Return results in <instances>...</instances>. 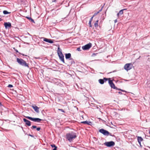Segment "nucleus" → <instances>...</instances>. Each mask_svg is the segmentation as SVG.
Returning a JSON list of instances; mask_svg holds the SVG:
<instances>
[{
	"mask_svg": "<svg viewBox=\"0 0 150 150\" xmlns=\"http://www.w3.org/2000/svg\"><path fill=\"white\" fill-rule=\"evenodd\" d=\"M71 57V54L70 53L66 54H65V58L66 59H69Z\"/></svg>",
	"mask_w": 150,
	"mask_h": 150,
	"instance_id": "dca6fc26",
	"label": "nucleus"
},
{
	"mask_svg": "<svg viewBox=\"0 0 150 150\" xmlns=\"http://www.w3.org/2000/svg\"><path fill=\"white\" fill-rule=\"evenodd\" d=\"M51 146L52 148H54L56 146L55 145V144H53L51 145Z\"/></svg>",
	"mask_w": 150,
	"mask_h": 150,
	"instance_id": "c85d7f7f",
	"label": "nucleus"
},
{
	"mask_svg": "<svg viewBox=\"0 0 150 150\" xmlns=\"http://www.w3.org/2000/svg\"><path fill=\"white\" fill-rule=\"evenodd\" d=\"M89 25L90 27H92L91 22V21H89Z\"/></svg>",
	"mask_w": 150,
	"mask_h": 150,
	"instance_id": "cd10ccee",
	"label": "nucleus"
},
{
	"mask_svg": "<svg viewBox=\"0 0 150 150\" xmlns=\"http://www.w3.org/2000/svg\"><path fill=\"white\" fill-rule=\"evenodd\" d=\"M115 23H116L117 22V19H116L114 21Z\"/></svg>",
	"mask_w": 150,
	"mask_h": 150,
	"instance_id": "f704fd0d",
	"label": "nucleus"
},
{
	"mask_svg": "<svg viewBox=\"0 0 150 150\" xmlns=\"http://www.w3.org/2000/svg\"><path fill=\"white\" fill-rule=\"evenodd\" d=\"M98 21L97 20L94 23V25L95 27H98Z\"/></svg>",
	"mask_w": 150,
	"mask_h": 150,
	"instance_id": "4be33fe9",
	"label": "nucleus"
},
{
	"mask_svg": "<svg viewBox=\"0 0 150 150\" xmlns=\"http://www.w3.org/2000/svg\"><path fill=\"white\" fill-rule=\"evenodd\" d=\"M33 128V129H35L36 128V130H37V131H39L41 128L40 127H37H37L36 126H35V125H33V126H32V127H31V128Z\"/></svg>",
	"mask_w": 150,
	"mask_h": 150,
	"instance_id": "6ab92c4d",
	"label": "nucleus"
},
{
	"mask_svg": "<svg viewBox=\"0 0 150 150\" xmlns=\"http://www.w3.org/2000/svg\"><path fill=\"white\" fill-rule=\"evenodd\" d=\"M17 62L20 65L24 67H27L29 68V64L27 63L26 62L22 59L17 58L16 59Z\"/></svg>",
	"mask_w": 150,
	"mask_h": 150,
	"instance_id": "f257e3e1",
	"label": "nucleus"
},
{
	"mask_svg": "<svg viewBox=\"0 0 150 150\" xmlns=\"http://www.w3.org/2000/svg\"><path fill=\"white\" fill-rule=\"evenodd\" d=\"M77 50L79 51H80L81 50L80 47H78L77 49Z\"/></svg>",
	"mask_w": 150,
	"mask_h": 150,
	"instance_id": "7c9ffc66",
	"label": "nucleus"
},
{
	"mask_svg": "<svg viewBox=\"0 0 150 150\" xmlns=\"http://www.w3.org/2000/svg\"><path fill=\"white\" fill-rule=\"evenodd\" d=\"M26 18H27L28 20H29L31 22L34 23H35V22L34 20L31 17H26Z\"/></svg>",
	"mask_w": 150,
	"mask_h": 150,
	"instance_id": "a211bd4d",
	"label": "nucleus"
},
{
	"mask_svg": "<svg viewBox=\"0 0 150 150\" xmlns=\"http://www.w3.org/2000/svg\"><path fill=\"white\" fill-rule=\"evenodd\" d=\"M92 46V44L90 43L82 47V49L84 50H86L89 49Z\"/></svg>",
	"mask_w": 150,
	"mask_h": 150,
	"instance_id": "0eeeda50",
	"label": "nucleus"
},
{
	"mask_svg": "<svg viewBox=\"0 0 150 150\" xmlns=\"http://www.w3.org/2000/svg\"><path fill=\"white\" fill-rule=\"evenodd\" d=\"M3 13L4 14H8L10 13V12H8L7 11L5 10L3 11Z\"/></svg>",
	"mask_w": 150,
	"mask_h": 150,
	"instance_id": "5701e85b",
	"label": "nucleus"
},
{
	"mask_svg": "<svg viewBox=\"0 0 150 150\" xmlns=\"http://www.w3.org/2000/svg\"><path fill=\"white\" fill-rule=\"evenodd\" d=\"M35 58L36 59H38V58H39V57H35Z\"/></svg>",
	"mask_w": 150,
	"mask_h": 150,
	"instance_id": "ea45409f",
	"label": "nucleus"
},
{
	"mask_svg": "<svg viewBox=\"0 0 150 150\" xmlns=\"http://www.w3.org/2000/svg\"><path fill=\"white\" fill-rule=\"evenodd\" d=\"M23 120L25 122V124L28 126H30L31 125V122L29 120L25 118H23Z\"/></svg>",
	"mask_w": 150,
	"mask_h": 150,
	"instance_id": "f8f14e48",
	"label": "nucleus"
},
{
	"mask_svg": "<svg viewBox=\"0 0 150 150\" xmlns=\"http://www.w3.org/2000/svg\"><path fill=\"white\" fill-rule=\"evenodd\" d=\"M103 8V6L100 9L98 12L96 13H94L93 16L94 17L95 16L97 15L98 13H99L102 10V9Z\"/></svg>",
	"mask_w": 150,
	"mask_h": 150,
	"instance_id": "412c9836",
	"label": "nucleus"
},
{
	"mask_svg": "<svg viewBox=\"0 0 150 150\" xmlns=\"http://www.w3.org/2000/svg\"><path fill=\"white\" fill-rule=\"evenodd\" d=\"M29 136H30L31 137H33V135H31V134H29Z\"/></svg>",
	"mask_w": 150,
	"mask_h": 150,
	"instance_id": "c9c22d12",
	"label": "nucleus"
},
{
	"mask_svg": "<svg viewBox=\"0 0 150 150\" xmlns=\"http://www.w3.org/2000/svg\"><path fill=\"white\" fill-rule=\"evenodd\" d=\"M43 41L50 43H53V41L52 40L46 38H44Z\"/></svg>",
	"mask_w": 150,
	"mask_h": 150,
	"instance_id": "ddd939ff",
	"label": "nucleus"
},
{
	"mask_svg": "<svg viewBox=\"0 0 150 150\" xmlns=\"http://www.w3.org/2000/svg\"><path fill=\"white\" fill-rule=\"evenodd\" d=\"M58 110H60V111H61V112H64V113L65 112V111L63 110L62 109H59Z\"/></svg>",
	"mask_w": 150,
	"mask_h": 150,
	"instance_id": "a878e982",
	"label": "nucleus"
},
{
	"mask_svg": "<svg viewBox=\"0 0 150 150\" xmlns=\"http://www.w3.org/2000/svg\"><path fill=\"white\" fill-rule=\"evenodd\" d=\"M131 63H127L124 66V69L127 71L130 70L132 69V67H130Z\"/></svg>",
	"mask_w": 150,
	"mask_h": 150,
	"instance_id": "6e6552de",
	"label": "nucleus"
},
{
	"mask_svg": "<svg viewBox=\"0 0 150 150\" xmlns=\"http://www.w3.org/2000/svg\"><path fill=\"white\" fill-rule=\"evenodd\" d=\"M57 147L56 146L54 148V149H53V150H57Z\"/></svg>",
	"mask_w": 150,
	"mask_h": 150,
	"instance_id": "473e14b6",
	"label": "nucleus"
},
{
	"mask_svg": "<svg viewBox=\"0 0 150 150\" xmlns=\"http://www.w3.org/2000/svg\"><path fill=\"white\" fill-rule=\"evenodd\" d=\"M1 18H0V21H1Z\"/></svg>",
	"mask_w": 150,
	"mask_h": 150,
	"instance_id": "79ce46f5",
	"label": "nucleus"
},
{
	"mask_svg": "<svg viewBox=\"0 0 150 150\" xmlns=\"http://www.w3.org/2000/svg\"><path fill=\"white\" fill-rule=\"evenodd\" d=\"M104 144L108 147H111L114 146L115 143L113 141H110L106 142L104 143Z\"/></svg>",
	"mask_w": 150,
	"mask_h": 150,
	"instance_id": "423d86ee",
	"label": "nucleus"
},
{
	"mask_svg": "<svg viewBox=\"0 0 150 150\" xmlns=\"http://www.w3.org/2000/svg\"><path fill=\"white\" fill-rule=\"evenodd\" d=\"M74 63L75 62H74V61H73L72 62L71 64H72V63Z\"/></svg>",
	"mask_w": 150,
	"mask_h": 150,
	"instance_id": "58836bf2",
	"label": "nucleus"
},
{
	"mask_svg": "<svg viewBox=\"0 0 150 150\" xmlns=\"http://www.w3.org/2000/svg\"><path fill=\"white\" fill-rule=\"evenodd\" d=\"M118 93L119 94H122V93L121 92H120V91H119L118 92Z\"/></svg>",
	"mask_w": 150,
	"mask_h": 150,
	"instance_id": "e433bc0d",
	"label": "nucleus"
},
{
	"mask_svg": "<svg viewBox=\"0 0 150 150\" xmlns=\"http://www.w3.org/2000/svg\"><path fill=\"white\" fill-rule=\"evenodd\" d=\"M2 105V104L0 102V106H1Z\"/></svg>",
	"mask_w": 150,
	"mask_h": 150,
	"instance_id": "4c0bfd02",
	"label": "nucleus"
},
{
	"mask_svg": "<svg viewBox=\"0 0 150 150\" xmlns=\"http://www.w3.org/2000/svg\"><path fill=\"white\" fill-rule=\"evenodd\" d=\"M138 143L141 146V141H138Z\"/></svg>",
	"mask_w": 150,
	"mask_h": 150,
	"instance_id": "72a5a7b5",
	"label": "nucleus"
},
{
	"mask_svg": "<svg viewBox=\"0 0 150 150\" xmlns=\"http://www.w3.org/2000/svg\"><path fill=\"white\" fill-rule=\"evenodd\" d=\"M57 53L60 59L62 62H63V63H64V56L62 53L61 50L60 48L59 47L58 48Z\"/></svg>",
	"mask_w": 150,
	"mask_h": 150,
	"instance_id": "7ed1b4c3",
	"label": "nucleus"
},
{
	"mask_svg": "<svg viewBox=\"0 0 150 150\" xmlns=\"http://www.w3.org/2000/svg\"><path fill=\"white\" fill-rule=\"evenodd\" d=\"M108 83L112 88H115V86L114 83H113L112 80H110V78L108 79Z\"/></svg>",
	"mask_w": 150,
	"mask_h": 150,
	"instance_id": "1a4fd4ad",
	"label": "nucleus"
},
{
	"mask_svg": "<svg viewBox=\"0 0 150 150\" xmlns=\"http://www.w3.org/2000/svg\"><path fill=\"white\" fill-rule=\"evenodd\" d=\"M99 132L100 133H102L105 136H108V135H110L111 136H112V137H114L115 138V137L114 135H111V134L109 132H108V131L103 129H100L99 130Z\"/></svg>",
	"mask_w": 150,
	"mask_h": 150,
	"instance_id": "20e7f679",
	"label": "nucleus"
},
{
	"mask_svg": "<svg viewBox=\"0 0 150 150\" xmlns=\"http://www.w3.org/2000/svg\"><path fill=\"white\" fill-rule=\"evenodd\" d=\"M72 58H71V59H70V60H72Z\"/></svg>",
	"mask_w": 150,
	"mask_h": 150,
	"instance_id": "c03bdc74",
	"label": "nucleus"
},
{
	"mask_svg": "<svg viewBox=\"0 0 150 150\" xmlns=\"http://www.w3.org/2000/svg\"><path fill=\"white\" fill-rule=\"evenodd\" d=\"M108 79L106 78H104L103 79H99L98 82L100 84H103L104 83V82L107 81L108 80Z\"/></svg>",
	"mask_w": 150,
	"mask_h": 150,
	"instance_id": "9d476101",
	"label": "nucleus"
},
{
	"mask_svg": "<svg viewBox=\"0 0 150 150\" xmlns=\"http://www.w3.org/2000/svg\"><path fill=\"white\" fill-rule=\"evenodd\" d=\"M8 87L9 88H12L13 87V86L11 84H9L8 85Z\"/></svg>",
	"mask_w": 150,
	"mask_h": 150,
	"instance_id": "bb28decb",
	"label": "nucleus"
},
{
	"mask_svg": "<svg viewBox=\"0 0 150 150\" xmlns=\"http://www.w3.org/2000/svg\"><path fill=\"white\" fill-rule=\"evenodd\" d=\"M94 17V16H93L91 18V19H90V20H89V21H91V22H92V19H93V17Z\"/></svg>",
	"mask_w": 150,
	"mask_h": 150,
	"instance_id": "2f4dec72",
	"label": "nucleus"
},
{
	"mask_svg": "<svg viewBox=\"0 0 150 150\" xmlns=\"http://www.w3.org/2000/svg\"><path fill=\"white\" fill-rule=\"evenodd\" d=\"M13 49H14V50L16 52L19 53H19L18 52V51L15 48H14Z\"/></svg>",
	"mask_w": 150,
	"mask_h": 150,
	"instance_id": "c756f323",
	"label": "nucleus"
},
{
	"mask_svg": "<svg viewBox=\"0 0 150 150\" xmlns=\"http://www.w3.org/2000/svg\"><path fill=\"white\" fill-rule=\"evenodd\" d=\"M23 55V56H25V55H24V54H22Z\"/></svg>",
	"mask_w": 150,
	"mask_h": 150,
	"instance_id": "37998d69",
	"label": "nucleus"
},
{
	"mask_svg": "<svg viewBox=\"0 0 150 150\" xmlns=\"http://www.w3.org/2000/svg\"><path fill=\"white\" fill-rule=\"evenodd\" d=\"M32 108L35 111H36L37 112H39V108L38 107H37L36 106H32Z\"/></svg>",
	"mask_w": 150,
	"mask_h": 150,
	"instance_id": "4468645a",
	"label": "nucleus"
},
{
	"mask_svg": "<svg viewBox=\"0 0 150 150\" xmlns=\"http://www.w3.org/2000/svg\"><path fill=\"white\" fill-rule=\"evenodd\" d=\"M126 9H124L120 10L118 13L117 14V16L119 17V16L121 15L123 13V11L124 10H126Z\"/></svg>",
	"mask_w": 150,
	"mask_h": 150,
	"instance_id": "2eb2a0df",
	"label": "nucleus"
},
{
	"mask_svg": "<svg viewBox=\"0 0 150 150\" xmlns=\"http://www.w3.org/2000/svg\"><path fill=\"white\" fill-rule=\"evenodd\" d=\"M143 139L141 137H137V141H143Z\"/></svg>",
	"mask_w": 150,
	"mask_h": 150,
	"instance_id": "b1692460",
	"label": "nucleus"
},
{
	"mask_svg": "<svg viewBox=\"0 0 150 150\" xmlns=\"http://www.w3.org/2000/svg\"><path fill=\"white\" fill-rule=\"evenodd\" d=\"M113 89H115L116 90H120V91H123V92H125V91H124V90H122L121 89L118 88H117V87H116L115 86V88H113Z\"/></svg>",
	"mask_w": 150,
	"mask_h": 150,
	"instance_id": "393cba45",
	"label": "nucleus"
},
{
	"mask_svg": "<svg viewBox=\"0 0 150 150\" xmlns=\"http://www.w3.org/2000/svg\"><path fill=\"white\" fill-rule=\"evenodd\" d=\"M81 123H83L84 124H87L88 125H90V123H91V122H88L87 121H86L82 122H81Z\"/></svg>",
	"mask_w": 150,
	"mask_h": 150,
	"instance_id": "aec40b11",
	"label": "nucleus"
},
{
	"mask_svg": "<svg viewBox=\"0 0 150 150\" xmlns=\"http://www.w3.org/2000/svg\"><path fill=\"white\" fill-rule=\"evenodd\" d=\"M25 117L26 118L28 119L29 120H30L34 122H40L42 120V119L38 118H32L29 116H26Z\"/></svg>",
	"mask_w": 150,
	"mask_h": 150,
	"instance_id": "39448f33",
	"label": "nucleus"
},
{
	"mask_svg": "<svg viewBox=\"0 0 150 150\" xmlns=\"http://www.w3.org/2000/svg\"><path fill=\"white\" fill-rule=\"evenodd\" d=\"M76 133L73 132L68 133L66 135L67 139L68 141L72 140L73 139L76 138Z\"/></svg>",
	"mask_w": 150,
	"mask_h": 150,
	"instance_id": "f03ea898",
	"label": "nucleus"
},
{
	"mask_svg": "<svg viewBox=\"0 0 150 150\" xmlns=\"http://www.w3.org/2000/svg\"><path fill=\"white\" fill-rule=\"evenodd\" d=\"M97 108H98V107H97Z\"/></svg>",
	"mask_w": 150,
	"mask_h": 150,
	"instance_id": "a18cd8bd",
	"label": "nucleus"
},
{
	"mask_svg": "<svg viewBox=\"0 0 150 150\" xmlns=\"http://www.w3.org/2000/svg\"><path fill=\"white\" fill-rule=\"evenodd\" d=\"M149 133L150 134V129L149 131Z\"/></svg>",
	"mask_w": 150,
	"mask_h": 150,
	"instance_id": "a19ab883",
	"label": "nucleus"
},
{
	"mask_svg": "<svg viewBox=\"0 0 150 150\" xmlns=\"http://www.w3.org/2000/svg\"><path fill=\"white\" fill-rule=\"evenodd\" d=\"M57 82L58 83V84H57V85H63V82L62 81H61V80H60L59 79H58L57 80Z\"/></svg>",
	"mask_w": 150,
	"mask_h": 150,
	"instance_id": "f3484780",
	"label": "nucleus"
},
{
	"mask_svg": "<svg viewBox=\"0 0 150 150\" xmlns=\"http://www.w3.org/2000/svg\"><path fill=\"white\" fill-rule=\"evenodd\" d=\"M4 25L6 29L11 27V23L10 22L4 23Z\"/></svg>",
	"mask_w": 150,
	"mask_h": 150,
	"instance_id": "9b49d317",
	"label": "nucleus"
}]
</instances>
